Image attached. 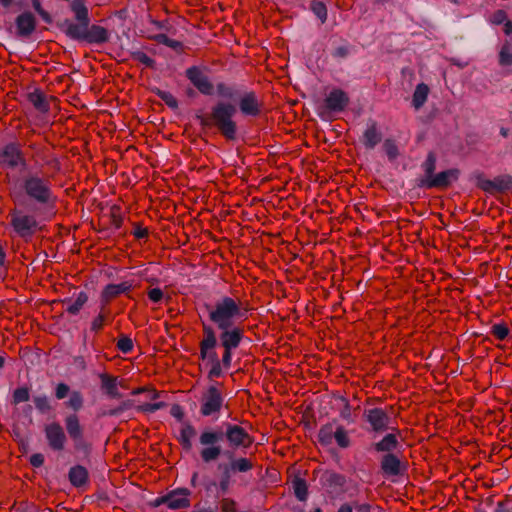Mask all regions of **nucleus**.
Instances as JSON below:
<instances>
[{
  "label": "nucleus",
  "mask_w": 512,
  "mask_h": 512,
  "mask_svg": "<svg viewBox=\"0 0 512 512\" xmlns=\"http://www.w3.org/2000/svg\"><path fill=\"white\" fill-rule=\"evenodd\" d=\"M185 75L193 86L203 95L211 96L214 93V86L209 77L198 66H191L186 69Z\"/></svg>",
  "instance_id": "obj_9"
},
{
  "label": "nucleus",
  "mask_w": 512,
  "mask_h": 512,
  "mask_svg": "<svg viewBox=\"0 0 512 512\" xmlns=\"http://www.w3.org/2000/svg\"><path fill=\"white\" fill-rule=\"evenodd\" d=\"M349 103L348 95L341 89H333L325 98V106L333 112H342Z\"/></svg>",
  "instance_id": "obj_16"
},
{
  "label": "nucleus",
  "mask_w": 512,
  "mask_h": 512,
  "mask_svg": "<svg viewBox=\"0 0 512 512\" xmlns=\"http://www.w3.org/2000/svg\"><path fill=\"white\" fill-rule=\"evenodd\" d=\"M224 405V395L221 384L215 383L208 386L200 397V414L203 417L217 419Z\"/></svg>",
  "instance_id": "obj_5"
},
{
  "label": "nucleus",
  "mask_w": 512,
  "mask_h": 512,
  "mask_svg": "<svg viewBox=\"0 0 512 512\" xmlns=\"http://www.w3.org/2000/svg\"><path fill=\"white\" fill-rule=\"evenodd\" d=\"M313 13L324 23L327 19V9L324 3L320 1H313L311 3Z\"/></svg>",
  "instance_id": "obj_43"
},
{
  "label": "nucleus",
  "mask_w": 512,
  "mask_h": 512,
  "mask_svg": "<svg viewBox=\"0 0 512 512\" xmlns=\"http://www.w3.org/2000/svg\"><path fill=\"white\" fill-rule=\"evenodd\" d=\"M132 58L149 68H153L155 65L154 59L142 51L133 52Z\"/></svg>",
  "instance_id": "obj_48"
},
{
  "label": "nucleus",
  "mask_w": 512,
  "mask_h": 512,
  "mask_svg": "<svg viewBox=\"0 0 512 512\" xmlns=\"http://www.w3.org/2000/svg\"><path fill=\"white\" fill-rule=\"evenodd\" d=\"M88 302V295L86 292L81 291L77 294L75 300L66 298L63 303L66 304V311L70 315H77L84 305Z\"/></svg>",
  "instance_id": "obj_26"
},
{
  "label": "nucleus",
  "mask_w": 512,
  "mask_h": 512,
  "mask_svg": "<svg viewBox=\"0 0 512 512\" xmlns=\"http://www.w3.org/2000/svg\"><path fill=\"white\" fill-rule=\"evenodd\" d=\"M497 181L499 182V184L502 188H506V189L512 188V177L511 176H504L501 179H497Z\"/></svg>",
  "instance_id": "obj_61"
},
{
  "label": "nucleus",
  "mask_w": 512,
  "mask_h": 512,
  "mask_svg": "<svg viewBox=\"0 0 512 512\" xmlns=\"http://www.w3.org/2000/svg\"><path fill=\"white\" fill-rule=\"evenodd\" d=\"M132 234L137 239H142L148 236L147 228L141 227L140 225H136Z\"/></svg>",
  "instance_id": "obj_58"
},
{
  "label": "nucleus",
  "mask_w": 512,
  "mask_h": 512,
  "mask_svg": "<svg viewBox=\"0 0 512 512\" xmlns=\"http://www.w3.org/2000/svg\"><path fill=\"white\" fill-rule=\"evenodd\" d=\"M382 140L376 121L370 120L363 132L361 142L366 149H374Z\"/></svg>",
  "instance_id": "obj_20"
},
{
  "label": "nucleus",
  "mask_w": 512,
  "mask_h": 512,
  "mask_svg": "<svg viewBox=\"0 0 512 512\" xmlns=\"http://www.w3.org/2000/svg\"><path fill=\"white\" fill-rule=\"evenodd\" d=\"M116 346L122 353L128 354L133 350L134 345L130 337L122 335L119 337Z\"/></svg>",
  "instance_id": "obj_45"
},
{
  "label": "nucleus",
  "mask_w": 512,
  "mask_h": 512,
  "mask_svg": "<svg viewBox=\"0 0 512 512\" xmlns=\"http://www.w3.org/2000/svg\"><path fill=\"white\" fill-rule=\"evenodd\" d=\"M22 188L26 196L40 205H50L55 202L52 183L49 178L30 174L24 177Z\"/></svg>",
  "instance_id": "obj_3"
},
{
  "label": "nucleus",
  "mask_w": 512,
  "mask_h": 512,
  "mask_svg": "<svg viewBox=\"0 0 512 512\" xmlns=\"http://www.w3.org/2000/svg\"><path fill=\"white\" fill-rule=\"evenodd\" d=\"M170 413L174 418H176L178 420H182L184 417V412H183L181 406H179V405H173Z\"/></svg>",
  "instance_id": "obj_60"
},
{
  "label": "nucleus",
  "mask_w": 512,
  "mask_h": 512,
  "mask_svg": "<svg viewBox=\"0 0 512 512\" xmlns=\"http://www.w3.org/2000/svg\"><path fill=\"white\" fill-rule=\"evenodd\" d=\"M224 436L229 446L234 449H248L254 442V437L238 424L225 423Z\"/></svg>",
  "instance_id": "obj_7"
},
{
  "label": "nucleus",
  "mask_w": 512,
  "mask_h": 512,
  "mask_svg": "<svg viewBox=\"0 0 512 512\" xmlns=\"http://www.w3.org/2000/svg\"><path fill=\"white\" fill-rule=\"evenodd\" d=\"M383 150L390 161H394L399 156L398 146L396 142L391 138H387L384 141Z\"/></svg>",
  "instance_id": "obj_39"
},
{
  "label": "nucleus",
  "mask_w": 512,
  "mask_h": 512,
  "mask_svg": "<svg viewBox=\"0 0 512 512\" xmlns=\"http://www.w3.org/2000/svg\"><path fill=\"white\" fill-rule=\"evenodd\" d=\"M382 472L387 476H397L401 474V462L399 458L392 454L387 453L381 460Z\"/></svg>",
  "instance_id": "obj_22"
},
{
  "label": "nucleus",
  "mask_w": 512,
  "mask_h": 512,
  "mask_svg": "<svg viewBox=\"0 0 512 512\" xmlns=\"http://www.w3.org/2000/svg\"><path fill=\"white\" fill-rule=\"evenodd\" d=\"M101 380V388L105 391V393L111 398H119L120 393L117 387V378L106 373H102L99 375Z\"/></svg>",
  "instance_id": "obj_29"
},
{
  "label": "nucleus",
  "mask_w": 512,
  "mask_h": 512,
  "mask_svg": "<svg viewBox=\"0 0 512 512\" xmlns=\"http://www.w3.org/2000/svg\"><path fill=\"white\" fill-rule=\"evenodd\" d=\"M196 436V429L193 425L186 422L180 429L178 441L186 451L192 448V439Z\"/></svg>",
  "instance_id": "obj_28"
},
{
  "label": "nucleus",
  "mask_w": 512,
  "mask_h": 512,
  "mask_svg": "<svg viewBox=\"0 0 512 512\" xmlns=\"http://www.w3.org/2000/svg\"><path fill=\"white\" fill-rule=\"evenodd\" d=\"M328 481L330 484H335L338 486H343L346 482V479L343 475L338 473H331L328 477Z\"/></svg>",
  "instance_id": "obj_56"
},
{
  "label": "nucleus",
  "mask_w": 512,
  "mask_h": 512,
  "mask_svg": "<svg viewBox=\"0 0 512 512\" xmlns=\"http://www.w3.org/2000/svg\"><path fill=\"white\" fill-rule=\"evenodd\" d=\"M33 402L35 404L36 409L39 410L41 413H46L51 410L49 399L45 395L35 396L33 398Z\"/></svg>",
  "instance_id": "obj_46"
},
{
  "label": "nucleus",
  "mask_w": 512,
  "mask_h": 512,
  "mask_svg": "<svg viewBox=\"0 0 512 512\" xmlns=\"http://www.w3.org/2000/svg\"><path fill=\"white\" fill-rule=\"evenodd\" d=\"M499 64L501 66L512 65V47L508 42L501 47L499 52Z\"/></svg>",
  "instance_id": "obj_41"
},
{
  "label": "nucleus",
  "mask_w": 512,
  "mask_h": 512,
  "mask_svg": "<svg viewBox=\"0 0 512 512\" xmlns=\"http://www.w3.org/2000/svg\"><path fill=\"white\" fill-rule=\"evenodd\" d=\"M44 455L41 453H35L30 456L29 462L33 467L39 468L44 464Z\"/></svg>",
  "instance_id": "obj_55"
},
{
  "label": "nucleus",
  "mask_w": 512,
  "mask_h": 512,
  "mask_svg": "<svg viewBox=\"0 0 512 512\" xmlns=\"http://www.w3.org/2000/svg\"><path fill=\"white\" fill-rule=\"evenodd\" d=\"M70 393V388L67 384L65 383H59L57 384L56 388H55V397L58 399V400H62L64 398H66Z\"/></svg>",
  "instance_id": "obj_52"
},
{
  "label": "nucleus",
  "mask_w": 512,
  "mask_h": 512,
  "mask_svg": "<svg viewBox=\"0 0 512 512\" xmlns=\"http://www.w3.org/2000/svg\"><path fill=\"white\" fill-rule=\"evenodd\" d=\"M342 401L344 402V406L340 410V417L343 420H346L348 422H352L353 419H352V413H351V406H350L349 402L346 399L343 398Z\"/></svg>",
  "instance_id": "obj_54"
},
{
  "label": "nucleus",
  "mask_w": 512,
  "mask_h": 512,
  "mask_svg": "<svg viewBox=\"0 0 512 512\" xmlns=\"http://www.w3.org/2000/svg\"><path fill=\"white\" fill-rule=\"evenodd\" d=\"M364 418L370 425L371 430L376 433H382L389 428L390 417L381 408H372L365 410Z\"/></svg>",
  "instance_id": "obj_11"
},
{
  "label": "nucleus",
  "mask_w": 512,
  "mask_h": 512,
  "mask_svg": "<svg viewBox=\"0 0 512 512\" xmlns=\"http://www.w3.org/2000/svg\"><path fill=\"white\" fill-rule=\"evenodd\" d=\"M292 488L298 500L305 501L307 499L308 487L304 479L295 477L292 481Z\"/></svg>",
  "instance_id": "obj_34"
},
{
  "label": "nucleus",
  "mask_w": 512,
  "mask_h": 512,
  "mask_svg": "<svg viewBox=\"0 0 512 512\" xmlns=\"http://www.w3.org/2000/svg\"><path fill=\"white\" fill-rule=\"evenodd\" d=\"M149 39L157 42L158 44H163V45H167V42L169 40V37L166 35V34H155V35H150L148 36Z\"/></svg>",
  "instance_id": "obj_59"
},
{
  "label": "nucleus",
  "mask_w": 512,
  "mask_h": 512,
  "mask_svg": "<svg viewBox=\"0 0 512 512\" xmlns=\"http://www.w3.org/2000/svg\"><path fill=\"white\" fill-rule=\"evenodd\" d=\"M317 439L322 446L336 444L340 449H347L352 443L349 431L336 419L319 428Z\"/></svg>",
  "instance_id": "obj_4"
},
{
  "label": "nucleus",
  "mask_w": 512,
  "mask_h": 512,
  "mask_svg": "<svg viewBox=\"0 0 512 512\" xmlns=\"http://www.w3.org/2000/svg\"><path fill=\"white\" fill-rule=\"evenodd\" d=\"M202 330L203 338L199 343V357L205 360L206 351L214 350L217 346V336L211 325L203 323Z\"/></svg>",
  "instance_id": "obj_18"
},
{
  "label": "nucleus",
  "mask_w": 512,
  "mask_h": 512,
  "mask_svg": "<svg viewBox=\"0 0 512 512\" xmlns=\"http://www.w3.org/2000/svg\"><path fill=\"white\" fill-rule=\"evenodd\" d=\"M107 318V313L105 311V306H101L100 313L92 320L90 325V330L94 333L100 332L105 324Z\"/></svg>",
  "instance_id": "obj_40"
},
{
  "label": "nucleus",
  "mask_w": 512,
  "mask_h": 512,
  "mask_svg": "<svg viewBox=\"0 0 512 512\" xmlns=\"http://www.w3.org/2000/svg\"><path fill=\"white\" fill-rule=\"evenodd\" d=\"M45 438L48 446L53 451H62L67 442V436L63 427L58 422H51L44 427Z\"/></svg>",
  "instance_id": "obj_10"
},
{
  "label": "nucleus",
  "mask_w": 512,
  "mask_h": 512,
  "mask_svg": "<svg viewBox=\"0 0 512 512\" xmlns=\"http://www.w3.org/2000/svg\"><path fill=\"white\" fill-rule=\"evenodd\" d=\"M231 472H248L253 468V463L248 458H235L232 459L228 465Z\"/></svg>",
  "instance_id": "obj_35"
},
{
  "label": "nucleus",
  "mask_w": 512,
  "mask_h": 512,
  "mask_svg": "<svg viewBox=\"0 0 512 512\" xmlns=\"http://www.w3.org/2000/svg\"><path fill=\"white\" fill-rule=\"evenodd\" d=\"M430 89L425 83L416 86L412 96V106L419 110L427 101Z\"/></svg>",
  "instance_id": "obj_31"
},
{
  "label": "nucleus",
  "mask_w": 512,
  "mask_h": 512,
  "mask_svg": "<svg viewBox=\"0 0 512 512\" xmlns=\"http://www.w3.org/2000/svg\"><path fill=\"white\" fill-rule=\"evenodd\" d=\"M28 99L30 103L40 112H48L50 105L47 97L40 91H34L29 94Z\"/></svg>",
  "instance_id": "obj_32"
},
{
  "label": "nucleus",
  "mask_w": 512,
  "mask_h": 512,
  "mask_svg": "<svg viewBox=\"0 0 512 512\" xmlns=\"http://www.w3.org/2000/svg\"><path fill=\"white\" fill-rule=\"evenodd\" d=\"M352 506L350 504H343L340 506L338 512H352Z\"/></svg>",
  "instance_id": "obj_64"
},
{
  "label": "nucleus",
  "mask_w": 512,
  "mask_h": 512,
  "mask_svg": "<svg viewBox=\"0 0 512 512\" xmlns=\"http://www.w3.org/2000/svg\"><path fill=\"white\" fill-rule=\"evenodd\" d=\"M459 171L457 169H448L446 171L439 172L434 175L433 178L429 179L428 183H424V188H446L452 181L458 178Z\"/></svg>",
  "instance_id": "obj_17"
},
{
  "label": "nucleus",
  "mask_w": 512,
  "mask_h": 512,
  "mask_svg": "<svg viewBox=\"0 0 512 512\" xmlns=\"http://www.w3.org/2000/svg\"><path fill=\"white\" fill-rule=\"evenodd\" d=\"M65 428L69 437L77 444L83 440V428L79 417L76 414H69L65 417Z\"/></svg>",
  "instance_id": "obj_21"
},
{
  "label": "nucleus",
  "mask_w": 512,
  "mask_h": 512,
  "mask_svg": "<svg viewBox=\"0 0 512 512\" xmlns=\"http://www.w3.org/2000/svg\"><path fill=\"white\" fill-rule=\"evenodd\" d=\"M11 225L19 236L27 237L35 232L37 221L33 215H28L22 210H14L11 213Z\"/></svg>",
  "instance_id": "obj_8"
},
{
  "label": "nucleus",
  "mask_w": 512,
  "mask_h": 512,
  "mask_svg": "<svg viewBox=\"0 0 512 512\" xmlns=\"http://www.w3.org/2000/svg\"><path fill=\"white\" fill-rule=\"evenodd\" d=\"M109 40V32L100 25H92L87 28L85 42L89 44H103Z\"/></svg>",
  "instance_id": "obj_23"
},
{
  "label": "nucleus",
  "mask_w": 512,
  "mask_h": 512,
  "mask_svg": "<svg viewBox=\"0 0 512 512\" xmlns=\"http://www.w3.org/2000/svg\"><path fill=\"white\" fill-rule=\"evenodd\" d=\"M205 360H208L211 364L220 361L214 350L206 351Z\"/></svg>",
  "instance_id": "obj_63"
},
{
  "label": "nucleus",
  "mask_w": 512,
  "mask_h": 512,
  "mask_svg": "<svg viewBox=\"0 0 512 512\" xmlns=\"http://www.w3.org/2000/svg\"><path fill=\"white\" fill-rule=\"evenodd\" d=\"M222 437L221 432L212 429H205L200 433L199 444L202 448L199 454L204 463L214 462L222 455L223 449L219 444Z\"/></svg>",
  "instance_id": "obj_6"
},
{
  "label": "nucleus",
  "mask_w": 512,
  "mask_h": 512,
  "mask_svg": "<svg viewBox=\"0 0 512 512\" xmlns=\"http://www.w3.org/2000/svg\"><path fill=\"white\" fill-rule=\"evenodd\" d=\"M162 501L170 509L184 508L189 505L187 493L183 490L169 493L167 496L163 498Z\"/></svg>",
  "instance_id": "obj_24"
},
{
  "label": "nucleus",
  "mask_w": 512,
  "mask_h": 512,
  "mask_svg": "<svg viewBox=\"0 0 512 512\" xmlns=\"http://www.w3.org/2000/svg\"><path fill=\"white\" fill-rule=\"evenodd\" d=\"M348 54L349 48L347 46L337 47L332 53L333 57L335 58H345L348 56Z\"/></svg>",
  "instance_id": "obj_57"
},
{
  "label": "nucleus",
  "mask_w": 512,
  "mask_h": 512,
  "mask_svg": "<svg viewBox=\"0 0 512 512\" xmlns=\"http://www.w3.org/2000/svg\"><path fill=\"white\" fill-rule=\"evenodd\" d=\"M68 477L74 487H81L88 481V471L84 466L76 465L70 468Z\"/></svg>",
  "instance_id": "obj_27"
},
{
  "label": "nucleus",
  "mask_w": 512,
  "mask_h": 512,
  "mask_svg": "<svg viewBox=\"0 0 512 512\" xmlns=\"http://www.w3.org/2000/svg\"><path fill=\"white\" fill-rule=\"evenodd\" d=\"M399 445L397 435L390 433L385 435L379 442L375 443L374 448L377 452L391 453Z\"/></svg>",
  "instance_id": "obj_30"
},
{
  "label": "nucleus",
  "mask_w": 512,
  "mask_h": 512,
  "mask_svg": "<svg viewBox=\"0 0 512 512\" xmlns=\"http://www.w3.org/2000/svg\"><path fill=\"white\" fill-rule=\"evenodd\" d=\"M509 333L510 330L505 323H497L491 327V334L498 340L506 339Z\"/></svg>",
  "instance_id": "obj_42"
},
{
  "label": "nucleus",
  "mask_w": 512,
  "mask_h": 512,
  "mask_svg": "<svg viewBox=\"0 0 512 512\" xmlns=\"http://www.w3.org/2000/svg\"><path fill=\"white\" fill-rule=\"evenodd\" d=\"M77 22L65 21L64 23V32L65 34L77 41H85L86 32L88 25L90 24V20H76Z\"/></svg>",
  "instance_id": "obj_19"
},
{
  "label": "nucleus",
  "mask_w": 512,
  "mask_h": 512,
  "mask_svg": "<svg viewBox=\"0 0 512 512\" xmlns=\"http://www.w3.org/2000/svg\"><path fill=\"white\" fill-rule=\"evenodd\" d=\"M506 19H507V14L504 10H497L490 17L491 23H493L495 25H500L502 23H505Z\"/></svg>",
  "instance_id": "obj_53"
},
{
  "label": "nucleus",
  "mask_w": 512,
  "mask_h": 512,
  "mask_svg": "<svg viewBox=\"0 0 512 512\" xmlns=\"http://www.w3.org/2000/svg\"><path fill=\"white\" fill-rule=\"evenodd\" d=\"M84 399L80 391H72L69 394V400L66 402V406L73 411L77 412L83 407Z\"/></svg>",
  "instance_id": "obj_36"
},
{
  "label": "nucleus",
  "mask_w": 512,
  "mask_h": 512,
  "mask_svg": "<svg viewBox=\"0 0 512 512\" xmlns=\"http://www.w3.org/2000/svg\"><path fill=\"white\" fill-rule=\"evenodd\" d=\"M208 320L219 330L220 345L223 348V362L228 366L233 350L237 349L243 338L244 328L238 323L248 319L249 308L238 297L223 295L212 303L204 304Z\"/></svg>",
  "instance_id": "obj_1"
},
{
  "label": "nucleus",
  "mask_w": 512,
  "mask_h": 512,
  "mask_svg": "<svg viewBox=\"0 0 512 512\" xmlns=\"http://www.w3.org/2000/svg\"><path fill=\"white\" fill-rule=\"evenodd\" d=\"M0 163L11 168L25 165L20 146L16 143L7 144L0 152Z\"/></svg>",
  "instance_id": "obj_13"
},
{
  "label": "nucleus",
  "mask_w": 512,
  "mask_h": 512,
  "mask_svg": "<svg viewBox=\"0 0 512 512\" xmlns=\"http://www.w3.org/2000/svg\"><path fill=\"white\" fill-rule=\"evenodd\" d=\"M166 46L172 48L175 51H179L182 49L183 44L178 40L169 38Z\"/></svg>",
  "instance_id": "obj_62"
},
{
  "label": "nucleus",
  "mask_w": 512,
  "mask_h": 512,
  "mask_svg": "<svg viewBox=\"0 0 512 512\" xmlns=\"http://www.w3.org/2000/svg\"><path fill=\"white\" fill-rule=\"evenodd\" d=\"M133 289V285L129 281H123L118 284H108L101 292V304L106 306L111 300L121 294H128Z\"/></svg>",
  "instance_id": "obj_15"
},
{
  "label": "nucleus",
  "mask_w": 512,
  "mask_h": 512,
  "mask_svg": "<svg viewBox=\"0 0 512 512\" xmlns=\"http://www.w3.org/2000/svg\"><path fill=\"white\" fill-rule=\"evenodd\" d=\"M30 398L29 389L26 387H19L13 392V403L19 404L28 401Z\"/></svg>",
  "instance_id": "obj_47"
},
{
  "label": "nucleus",
  "mask_w": 512,
  "mask_h": 512,
  "mask_svg": "<svg viewBox=\"0 0 512 512\" xmlns=\"http://www.w3.org/2000/svg\"><path fill=\"white\" fill-rule=\"evenodd\" d=\"M147 296L149 300L155 304L162 302L164 299V293L160 288H149L147 290Z\"/></svg>",
  "instance_id": "obj_51"
},
{
  "label": "nucleus",
  "mask_w": 512,
  "mask_h": 512,
  "mask_svg": "<svg viewBox=\"0 0 512 512\" xmlns=\"http://www.w3.org/2000/svg\"><path fill=\"white\" fill-rule=\"evenodd\" d=\"M165 406V403L163 402H156V403H144L142 405H139L137 407V410L140 412L145 413H154L158 411L159 409L163 408Z\"/></svg>",
  "instance_id": "obj_50"
},
{
  "label": "nucleus",
  "mask_w": 512,
  "mask_h": 512,
  "mask_svg": "<svg viewBox=\"0 0 512 512\" xmlns=\"http://www.w3.org/2000/svg\"><path fill=\"white\" fill-rule=\"evenodd\" d=\"M232 361L229 363L228 366H225L223 362V358L216 362L211 364V368L208 371L207 377L209 380H213L215 378H219L223 375V369L227 370L230 368Z\"/></svg>",
  "instance_id": "obj_38"
},
{
  "label": "nucleus",
  "mask_w": 512,
  "mask_h": 512,
  "mask_svg": "<svg viewBox=\"0 0 512 512\" xmlns=\"http://www.w3.org/2000/svg\"><path fill=\"white\" fill-rule=\"evenodd\" d=\"M236 107L229 102L219 101L210 113L198 116L201 126L215 128L227 140L235 141L238 134V126L234 120Z\"/></svg>",
  "instance_id": "obj_2"
},
{
  "label": "nucleus",
  "mask_w": 512,
  "mask_h": 512,
  "mask_svg": "<svg viewBox=\"0 0 512 512\" xmlns=\"http://www.w3.org/2000/svg\"><path fill=\"white\" fill-rule=\"evenodd\" d=\"M156 94L162 101L165 102V104L168 107L172 109H176L178 107V101L172 93L168 91L158 90Z\"/></svg>",
  "instance_id": "obj_44"
},
{
  "label": "nucleus",
  "mask_w": 512,
  "mask_h": 512,
  "mask_svg": "<svg viewBox=\"0 0 512 512\" xmlns=\"http://www.w3.org/2000/svg\"><path fill=\"white\" fill-rule=\"evenodd\" d=\"M239 109L244 116L257 117L261 114L262 102L255 92H246L239 99Z\"/></svg>",
  "instance_id": "obj_12"
},
{
  "label": "nucleus",
  "mask_w": 512,
  "mask_h": 512,
  "mask_svg": "<svg viewBox=\"0 0 512 512\" xmlns=\"http://www.w3.org/2000/svg\"><path fill=\"white\" fill-rule=\"evenodd\" d=\"M218 470L222 472L219 487L222 491H226L230 486L231 471L228 464H218Z\"/></svg>",
  "instance_id": "obj_37"
},
{
  "label": "nucleus",
  "mask_w": 512,
  "mask_h": 512,
  "mask_svg": "<svg viewBox=\"0 0 512 512\" xmlns=\"http://www.w3.org/2000/svg\"><path fill=\"white\" fill-rule=\"evenodd\" d=\"M216 91L220 97L227 99H232L234 97V89L224 82L217 83Z\"/></svg>",
  "instance_id": "obj_49"
},
{
  "label": "nucleus",
  "mask_w": 512,
  "mask_h": 512,
  "mask_svg": "<svg viewBox=\"0 0 512 512\" xmlns=\"http://www.w3.org/2000/svg\"><path fill=\"white\" fill-rule=\"evenodd\" d=\"M421 168L424 172L422 178L419 179V187L424 188V183H428L429 179L433 178L436 169V155L433 152H429L425 161L422 163Z\"/></svg>",
  "instance_id": "obj_25"
},
{
  "label": "nucleus",
  "mask_w": 512,
  "mask_h": 512,
  "mask_svg": "<svg viewBox=\"0 0 512 512\" xmlns=\"http://www.w3.org/2000/svg\"><path fill=\"white\" fill-rule=\"evenodd\" d=\"M70 9L76 20H90L85 0H71Z\"/></svg>",
  "instance_id": "obj_33"
},
{
  "label": "nucleus",
  "mask_w": 512,
  "mask_h": 512,
  "mask_svg": "<svg viewBox=\"0 0 512 512\" xmlns=\"http://www.w3.org/2000/svg\"><path fill=\"white\" fill-rule=\"evenodd\" d=\"M36 29V18L30 11L19 14L15 19L16 35L20 38H29Z\"/></svg>",
  "instance_id": "obj_14"
}]
</instances>
